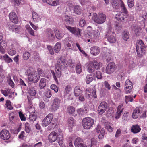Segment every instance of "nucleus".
I'll list each match as a JSON object with an SVG mask.
<instances>
[{
    "mask_svg": "<svg viewBox=\"0 0 147 147\" xmlns=\"http://www.w3.org/2000/svg\"><path fill=\"white\" fill-rule=\"evenodd\" d=\"M106 18V15L102 13H99L98 14L94 13L92 17V20L95 22L99 24L104 23Z\"/></svg>",
    "mask_w": 147,
    "mask_h": 147,
    "instance_id": "nucleus-1",
    "label": "nucleus"
},
{
    "mask_svg": "<svg viewBox=\"0 0 147 147\" xmlns=\"http://www.w3.org/2000/svg\"><path fill=\"white\" fill-rule=\"evenodd\" d=\"M146 47L143 41L140 40L138 41L136 47V50L138 56L140 57L143 55L145 53V48Z\"/></svg>",
    "mask_w": 147,
    "mask_h": 147,
    "instance_id": "nucleus-2",
    "label": "nucleus"
},
{
    "mask_svg": "<svg viewBox=\"0 0 147 147\" xmlns=\"http://www.w3.org/2000/svg\"><path fill=\"white\" fill-rule=\"evenodd\" d=\"M94 121L93 119L90 117L83 118L82 121V124L85 129H88L92 127Z\"/></svg>",
    "mask_w": 147,
    "mask_h": 147,
    "instance_id": "nucleus-3",
    "label": "nucleus"
},
{
    "mask_svg": "<svg viewBox=\"0 0 147 147\" xmlns=\"http://www.w3.org/2000/svg\"><path fill=\"white\" fill-rule=\"evenodd\" d=\"M28 78L30 81L36 83L39 80L40 76L36 71L33 70L28 74Z\"/></svg>",
    "mask_w": 147,
    "mask_h": 147,
    "instance_id": "nucleus-4",
    "label": "nucleus"
},
{
    "mask_svg": "<svg viewBox=\"0 0 147 147\" xmlns=\"http://www.w3.org/2000/svg\"><path fill=\"white\" fill-rule=\"evenodd\" d=\"M55 74L53 70H51V72L53 76V78L57 83H58L57 78H60L61 75L62 69L61 67H55Z\"/></svg>",
    "mask_w": 147,
    "mask_h": 147,
    "instance_id": "nucleus-5",
    "label": "nucleus"
},
{
    "mask_svg": "<svg viewBox=\"0 0 147 147\" xmlns=\"http://www.w3.org/2000/svg\"><path fill=\"white\" fill-rule=\"evenodd\" d=\"M65 27L68 30L71 34L78 36H81L80 29L78 27H73L66 25H65Z\"/></svg>",
    "mask_w": 147,
    "mask_h": 147,
    "instance_id": "nucleus-6",
    "label": "nucleus"
},
{
    "mask_svg": "<svg viewBox=\"0 0 147 147\" xmlns=\"http://www.w3.org/2000/svg\"><path fill=\"white\" fill-rule=\"evenodd\" d=\"M133 84L129 79H127L125 81L124 90L125 93L128 94L130 93L133 88Z\"/></svg>",
    "mask_w": 147,
    "mask_h": 147,
    "instance_id": "nucleus-7",
    "label": "nucleus"
},
{
    "mask_svg": "<svg viewBox=\"0 0 147 147\" xmlns=\"http://www.w3.org/2000/svg\"><path fill=\"white\" fill-rule=\"evenodd\" d=\"M116 66L114 62H110L107 65L105 71L108 74H111L114 72L116 69Z\"/></svg>",
    "mask_w": 147,
    "mask_h": 147,
    "instance_id": "nucleus-8",
    "label": "nucleus"
},
{
    "mask_svg": "<svg viewBox=\"0 0 147 147\" xmlns=\"http://www.w3.org/2000/svg\"><path fill=\"white\" fill-rule=\"evenodd\" d=\"M11 134L8 130L4 129L0 132V138L4 140H8L10 138Z\"/></svg>",
    "mask_w": 147,
    "mask_h": 147,
    "instance_id": "nucleus-9",
    "label": "nucleus"
},
{
    "mask_svg": "<svg viewBox=\"0 0 147 147\" xmlns=\"http://www.w3.org/2000/svg\"><path fill=\"white\" fill-rule=\"evenodd\" d=\"M53 115L51 113H49L44 119L42 123L43 126L46 127L48 126L52 121Z\"/></svg>",
    "mask_w": 147,
    "mask_h": 147,
    "instance_id": "nucleus-10",
    "label": "nucleus"
},
{
    "mask_svg": "<svg viewBox=\"0 0 147 147\" xmlns=\"http://www.w3.org/2000/svg\"><path fill=\"white\" fill-rule=\"evenodd\" d=\"M59 135L55 131H53L51 132L49 136L48 139L49 141L51 142H54L57 139L59 140H61L62 138L59 137Z\"/></svg>",
    "mask_w": 147,
    "mask_h": 147,
    "instance_id": "nucleus-11",
    "label": "nucleus"
},
{
    "mask_svg": "<svg viewBox=\"0 0 147 147\" xmlns=\"http://www.w3.org/2000/svg\"><path fill=\"white\" fill-rule=\"evenodd\" d=\"M72 88L71 85H67L64 88V95L65 97L69 99L71 94Z\"/></svg>",
    "mask_w": 147,
    "mask_h": 147,
    "instance_id": "nucleus-12",
    "label": "nucleus"
},
{
    "mask_svg": "<svg viewBox=\"0 0 147 147\" xmlns=\"http://www.w3.org/2000/svg\"><path fill=\"white\" fill-rule=\"evenodd\" d=\"M45 35L47 38L50 41H52L55 39V36L52 30L48 28L45 31Z\"/></svg>",
    "mask_w": 147,
    "mask_h": 147,
    "instance_id": "nucleus-13",
    "label": "nucleus"
},
{
    "mask_svg": "<svg viewBox=\"0 0 147 147\" xmlns=\"http://www.w3.org/2000/svg\"><path fill=\"white\" fill-rule=\"evenodd\" d=\"M107 104L106 102H101L99 105L98 109V113L100 115H102L103 114L107 109Z\"/></svg>",
    "mask_w": 147,
    "mask_h": 147,
    "instance_id": "nucleus-14",
    "label": "nucleus"
},
{
    "mask_svg": "<svg viewBox=\"0 0 147 147\" xmlns=\"http://www.w3.org/2000/svg\"><path fill=\"white\" fill-rule=\"evenodd\" d=\"M60 102V100L58 98H55L53 100L52 105V111H56L59 109Z\"/></svg>",
    "mask_w": 147,
    "mask_h": 147,
    "instance_id": "nucleus-15",
    "label": "nucleus"
},
{
    "mask_svg": "<svg viewBox=\"0 0 147 147\" xmlns=\"http://www.w3.org/2000/svg\"><path fill=\"white\" fill-rule=\"evenodd\" d=\"M114 33L113 32L109 31L106 36L107 40L111 43H113L116 41V39L113 35Z\"/></svg>",
    "mask_w": 147,
    "mask_h": 147,
    "instance_id": "nucleus-16",
    "label": "nucleus"
},
{
    "mask_svg": "<svg viewBox=\"0 0 147 147\" xmlns=\"http://www.w3.org/2000/svg\"><path fill=\"white\" fill-rule=\"evenodd\" d=\"M124 109L123 104H121L118 106L117 108L116 113L115 117V118L118 119L120 118L121 113L123 111Z\"/></svg>",
    "mask_w": 147,
    "mask_h": 147,
    "instance_id": "nucleus-17",
    "label": "nucleus"
},
{
    "mask_svg": "<svg viewBox=\"0 0 147 147\" xmlns=\"http://www.w3.org/2000/svg\"><path fill=\"white\" fill-rule=\"evenodd\" d=\"M74 145L75 147H87L86 146L83 144V140L80 137H78L75 139Z\"/></svg>",
    "mask_w": 147,
    "mask_h": 147,
    "instance_id": "nucleus-18",
    "label": "nucleus"
},
{
    "mask_svg": "<svg viewBox=\"0 0 147 147\" xmlns=\"http://www.w3.org/2000/svg\"><path fill=\"white\" fill-rule=\"evenodd\" d=\"M63 21L67 25H72L74 23V20L71 16L66 15L64 17Z\"/></svg>",
    "mask_w": 147,
    "mask_h": 147,
    "instance_id": "nucleus-19",
    "label": "nucleus"
},
{
    "mask_svg": "<svg viewBox=\"0 0 147 147\" xmlns=\"http://www.w3.org/2000/svg\"><path fill=\"white\" fill-rule=\"evenodd\" d=\"M66 62V60L64 59V57H61L59 58L57 60V63L56 65V66L58 67H63L65 66V63Z\"/></svg>",
    "mask_w": 147,
    "mask_h": 147,
    "instance_id": "nucleus-20",
    "label": "nucleus"
},
{
    "mask_svg": "<svg viewBox=\"0 0 147 147\" xmlns=\"http://www.w3.org/2000/svg\"><path fill=\"white\" fill-rule=\"evenodd\" d=\"M10 19L13 23L17 24L18 22V19L16 14L15 12H11L9 15Z\"/></svg>",
    "mask_w": 147,
    "mask_h": 147,
    "instance_id": "nucleus-21",
    "label": "nucleus"
},
{
    "mask_svg": "<svg viewBox=\"0 0 147 147\" xmlns=\"http://www.w3.org/2000/svg\"><path fill=\"white\" fill-rule=\"evenodd\" d=\"M90 52L93 55L96 56L99 53L100 49L98 47L94 46L90 48Z\"/></svg>",
    "mask_w": 147,
    "mask_h": 147,
    "instance_id": "nucleus-22",
    "label": "nucleus"
},
{
    "mask_svg": "<svg viewBox=\"0 0 147 147\" xmlns=\"http://www.w3.org/2000/svg\"><path fill=\"white\" fill-rule=\"evenodd\" d=\"M83 92L82 88L80 86H77L75 87L74 90V96L76 97L79 96Z\"/></svg>",
    "mask_w": 147,
    "mask_h": 147,
    "instance_id": "nucleus-23",
    "label": "nucleus"
},
{
    "mask_svg": "<svg viewBox=\"0 0 147 147\" xmlns=\"http://www.w3.org/2000/svg\"><path fill=\"white\" fill-rule=\"evenodd\" d=\"M51 6H56L59 5V0H42Z\"/></svg>",
    "mask_w": 147,
    "mask_h": 147,
    "instance_id": "nucleus-24",
    "label": "nucleus"
},
{
    "mask_svg": "<svg viewBox=\"0 0 147 147\" xmlns=\"http://www.w3.org/2000/svg\"><path fill=\"white\" fill-rule=\"evenodd\" d=\"M141 108L137 107L134 111L132 114V117L134 119H136L138 117L140 114Z\"/></svg>",
    "mask_w": 147,
    "mask_h": 147,
    "instance_id": "nucleus-25",
    "label": "nucleus"
},
{
    "mask_svg": "<svg viewBox=\"0 0 147 147\" xmlns=\"http://www.w3.org/2000/svg\"><path fill=\"white\" fill-rule=\"evenodd\" d=\"M54 32L56 38L58 39H61L64 36V34L60 32L59 30L55 28L54 29Z\"/></svg>",
    "mask_w": 147,
    "mask_h": 147,
    "instance_id": "nucleus-26",
    "label": "nucleus"
},
{
    "mask_svg": "<svg viewBox=\"0 0 147 147\" xmlns=\"http://www.w3.org/2000/svg\"><path fill=\"white\" fill-rule=\"evenodd\" d=\"M131 131L134 134H136L140 132L141 129L138 124L133 125L131 128Z\"/></svg>",
    "mask_w": 147,
    "mask_h": 147,
    "instance_id": "nucleus-27",
    "label": "nucleus"
},
{
    "mask_svg": "<svg viewBox=\"0 0 147 147\" xmlns=\"http://www.w3.org/2000/svg\"><path fill=\"white\" fill-rule=\"evenodd\" d=\"M104 125L105 128L108 131L110 132H112L113 125L111 123L109 122H105Z\"/></svg>",
    "mask_w": 147,
    "mask_h": 147,
    "instance_id": "nucleus-28",
    "label": "nucleus"
},
{
    "mask_svg": "<svg viewBox=\"0 0 147 147\" xmlns=\"http://www.w3.org/2000/svg\"><path fill=\"white\" fill-rule=\"evenodd\" d=\"M33 19L34 22H37L41 20L40 16L35 12H33L32 13Z\"/></svg>",
    "mask_w": 147,
    "mask_h": 147,
    "instance_id": "nucleus-29",
    "label": "nucleus"
},
{
    "mask_svg": "<svg viewBox=\"0 0 147 147\" xmlns=\"http://www.w3.org/2000/svg\"><path fill=\"white\" fill-rule=\"evenodd\" d=\"M120 7L121 9V10L122 12L125 14H127L128 13V11L125 7V5L124 2L122 0H120Z\"/></svg>",
    "mask_w": 147,
    "mask_h": 147,
    "instance_id": "nucleus-30",
    "label": "nucleus"
},
{
    "mask_svg": "<svg viewBox=\"0 0 147 147\" xmlns=\"http://www.w3.org/2000/svg\"><path fill=\"white\" fill-rule=\"evenodd\" d=\"M95 69L94 65L91 62L90 63L87 65V70L89 73H92L94 72L95 71Z\"/></svg>",
    "mask_w": 147,
    "mask_h": 147,
    "instance_id": "nucleus-31",
    "label": "nucleus"
},
{
    "mask_svg": "<svg viewBox=\"0 0 147 147\" xmlns=\"http://www.w3.org/2000/svg\"><path fill=\"white\" fill-rule=\"evenodd\" d=\"M125 15L122 13H119L116 14L115 18L118 20L123 22L124 20V16Z\"/></svg>",
    "mask_w": 147,
    "mask_h": 147,
    "instance_id": "nucleus-32",
    "label": "nucleus"
},
{
    "mask_svg": "<svg viewBox=\"0 0 147 147\" xmlns=\"http://www.w3.org/2000/svg\"><path fill=\"white\" fill-rule=\"evenodd\" d=\"M7 24L8 25L9 30H12L13 32H15L16 33L18 32V30L16 25L15 24L11 25L9 23H8Z\"/></svg>",
    "mask_w": 147,
    "mask_h": 147,
    "instance_id": "nucleus-33",
    "label": "nucleus"
},
{
    "mask_svg": "<svg viewBox=\"0 0 147 147\" xmlns=\"http://www.w3.org/2000/svg\"><path fill=\"white\" fill-rule=\"evenodd\" d=\"M61 47V44L60 42H57L54 46V49L56 53H58L60 51Z\"/></svg>",
    "mask_w": 147,
    "mask_h": 147,
    "instance_id": "nucleus-34",
    "label": "nucleus"
},
{
    "mask_svg": "<svg viewBox=\"0 0 147 147\" xmlns=\"http://www.w3.org/2000/svg\"><path fill=\"white\" fill-rule=\"evenodd\" d=\"M75 107L73 106H68L67 107L66 111L69 114H72L75 112Z\"/></svg>",
    "mask_w": 147,
    "mask_h": 147,
    "instance_id": "nucleus-35",
    "label": "nucleus"
},
{
    "mask_svg": "<svg viewBox=\"0 0 147 147\" xmlns=\"http://www.w3.org/2000/svg\"><path fill=\"white\" fill-rule=\"evenodd\" d=\"M26 28L30 34L33 36H35L34 31L30 26L29 25H26L25 26Z\"/></svg>",
    "mask_w": 147,
    "mask_h": 147,
    "instance_id": "nucleus-36",
    "label": "nucleus"
},
{
    "mask_svg": "<svg viewBox=\"0 0 147 147\" xmlns=\"http://www.w3.org/2000/svg\"><path fill=\"white\" fill-rule=\"evenodd\" d=\"M37 115L35 112H32L29 115V119L30 121H34L36 120Z\"/></svg>",
    "mask_w": 147,
    "mask_h": 147,
    "instance_id": "nucleus-37",
    "label": "nucleus"
},
{
    "mask_svg": "<svg viewBox=\"0 0 147 147\" xmlns=\"http://www.w3.org/2000/svg\"><path fill=\"white\" fill-rule=\"evenodd\" d=\"M68 124L69 127L72 128L75 124L74 118L72 117H69L68 120Z\"/></svg>",
    "mask_w": 147,
    "mask_h": 147,
    "instance_id": "nucleus-38",
    "label": "nucleus"
},
{
    "mask_svg": "<svg viewBox=\"0 0 147 147\" xmlns=\"http://www.w3.org/2000/svg\"><path fill=\"white\" fill-rule=\"evenodd\" d=\"M47 80L43 78H41L39 83V86L41 89L43 88L46 86V81Z\"/></svg>",
    "mask_w": 147,
    "mask_h": 147,
    "instance_id": "nucleus-39",
    "label": "nucleus"
},
{
    "mask_svg": "<svg viewBox=\"0 0 147 147\" xmlns=\"http://www.w3.org/2000/svg\"><path fill=\"white\" fill-rule=\"evenodd\" d=\"M74 11L76 14L80 15L81 13V7L78 5L75 6L74 7Z\"/></svg>",
    "mask_w": 147,
    "mask_h": 147,
    "instance_id": "nucleus-40",
    "label": "nucleus"
},
{
    "mask_svg": "<svg viewBox=\"0 0 147 147\" xmlns=\"http://www.w3.org/2000/svg\"><path fill=\"white\" fill-rule=\"evenodd\" d=\"M75 69L77 74H80L81 73L82 69L80 63H78L76 64V66Z\"/></svg>",
    "mask_w": 147,
    "mask_h": 147,
    "instance_id": "nucleus-41",
    "label": "nucleus"
},
{
    "mask_svg": "<svg viewBox=\"0 0 147 147\" xmlns=\"http://www.w3.org/2000/svg\"><path fill=\"white\" fill-rule=\"evenodd\" d=\"M103 58L107 61H110L111 59V55L110 53L109 52L106 53L104 55L102 54Z\"/></svg>",
    "mask_w": 147,
    "mask_h": 147,
    "instance_id": "nucleus-42",
    "label": "nucleus"
},
{
    "mask_svg": "<svg viewBox=\"0 0 147 147\" xmlns=\"http://www.w3.org/2000/svg\"><path fill=\"white\" fill-rule=\"evenodd\" d=\"M122 37L125 41H127L129 38V34L128 32L125 31L122 33Z\"/></svg>",
    "mask_w": 147,
    "mask_h": 147,
    "instance_id": "nucleus-43",
    "label": "nucleus"
},
{
    "mask_svg": "<svg viewBox=\"0 0 147 147\" xmlns=\"http://www.w3.org/2000/svg\"><path fill=\"white\" fill-rule=\"evenodd\" d=\"M91 63H92V65H94V67L96 69L98 70L100 68V66L99 63L97 62L96 60H93Z\"/></svg>",
    "mask_w": 147,
    "mask_h": 147,
    "instance_id": "nucleus-44",
    "label": "nucleus"
},
{
    "mask_svg": "<svg viewBox=\"0 0 147 147\" xmlns=\"http://www.w3.org/2000/svg\"><path fill=\"white\" fill-rule=\"evenodd\" d=\"M3 58L4 60L7 63L13 62V60L7 54L4 55Z\"/></svg>",
    "mask_w": 147,
    "mask_h": 147,
    "instance_id": "nucleus-45",
    "label": "nucleus"
},
{
    "mask_svg": "<svg viewBox=\"0 0 147 147\" xmlns=\"http://www.w3.org/2000/svg\"><path fill=\"white\" fill-rule=\"evenodd\" d=\"M9 120L11 123H14V119L15 118V113L13 112H11L9 115Z\"/></svg>",
    "mask_w": 147,
    "mask_h": 147,
    "instance_id": "nucleus-46",
    "label": "nucleus"
},
{
    "mask_svg": "<svg viewBox=\"0 0 147 147\" xmlns=\"http://www.w3.org/2000/svg\"><path fill=\"white\" fill-rule=\"evenodd\" d=\"M93 80V78L92 74L87 76L86 78V81L87 84H89Z\"/></svg>",
    "mask_w": 147,
    "mask_h": 147,
    "instance_id": "nucleus-47",
    "label": "nucleus"
},
{
    "mask_svg": "<svg viewBox=\"0 0 147 147\" xmlns=\"http://www.w3.org/2000/svg\"><path fill=\"white\" fill-rule=\"evenodd\" d=\"M30 54L29 52L26 51L23 54V58L25 60L28 59L30 57Z\"/></svg>",
    "mask_w": 147,
    "mask_h": 147,
    "instance_id": "nucleus-48",
    "label": "nucleus"
},
{
    "mask_svg": "<svg viewBox=\"0 0 147 147\" xmlns=\"http://www.w3.org/2000/svg\"><path fill=\"white\" fill-rule=\"evenodd\" d=\"M124 74L123 73H119L117 76V78L119 81L123 80H124Z\"/></svg>",
    "mask_w": 147,
    "mask_h": 147,
    "instance_id": "nucleus-49",
    "label": "nucleus"
},
{
    "mask_svg": "<svg viewBox=\"0 0 147 147\" xmlns=\"http://www.w3.org/2000/svg\"><path fill=\"white\" fill-rule=\"evenodd\" d=\"M86 24L85 20L84 19H81L79 22V25L80 27H83L85 26Z\"/></svg>",
    "mask_w": 147,
    "mask_h": 147,
    "instance_id": "nucleus-50",
    "label": "nucleus"
},
{
    "mask_svg": "<svg viewBox=\"0 0 147 147\" xmlns=\"http://www.w3.org/2000/svg\"><path fill=\"white\" fill-rule=\"evenodd\" d=\"M45 95L47 98H50L52 96L51 92L49 89H47L44 93Z\"/></svg>",
    "mask_w": 147,
    "mask_h": 147,
    "instance_id": "nucleus-51",
    "label": "nucleus"
},
{
    "mask_svg": "<svg viewBox=\"0 0 147 147\" xmlns=\"http://www.w3.org/2000/svg\"><path fill=\"white\" fill-rule=\"evenodd\" d=\"M127 4L130 8L132 7L134 5V0H127Z\"/></svg>",
    "mask_w": 147,
    "mask_h": 147,
    "instance_id": "nucleus-52",
    "label": "nucleus"
},
{
    "mask_svg": "<svg viewBox=\"0 0 147 147\" xmlns=\"http://www.w3.org/2000/svg\"><path fill=\"white\" fill-rule=\"evenodd\" d=\"M6 105L7 107L9 110H11L13 109V107L11 105V102L10 100H7L6 101Z\"/></svg>",
    "mask_w": 147,
    "mask_h": 147,
    "instance_id": "nucleus-53",
    "label": "nucleus"
},
{
    "mask_svg": "<svg viewBox=\"0 0 147 147\" xmlns=\"http://www.w3.org/2000/svg\"><path fill=\"white\" fill-rule=\"evenodd\" d=\"M25 131L27 133H29L31 131V128L29 126V124L26 123L25 124Z\"/></svg>",
    "mask_w": 147,
    "mask_h": 147,
    "instance_id": "nucleus-54",
    "label": "nucleus"
},
{
    "mask_svg": "<svg viewBox=\"0 0 147 147\" xmlns=\"http://www.w3.org/2000/svg\"><path fill=\"white\" fill-rule=\"evenodd\" d=\"M125 101L126 104H127L129 101L132 102L133 101V98L131 96H125Z\"/></svg>",
    "mask_w": 147,
    "mask_h": 147,
    "instance_id": "nucleus-55",
    "label": "nucleus"
},
{
    "mask_svg": "<svg viewBox=\"0 0 147 147\" xmlns=\"http://www.w3.org/2000/svg\"><path fill=\"white\" fill-rule=\"evenodd\" d=\"M28 93L30 96H34L36 94V90L33 88H31L29 90Z\"/></svg>",
    "mask_w": 147,
    "mask_h": 147,
    "instance_id": "nucleus-56",
    "label": "nucleus"
},
{
    "mask_svg": "<svg viewBox=\"0 0 147 147\" xmlns=\"http://www.w3.org/2000/svg\"><path fill=\"white\" fill-rule=\"evenodd\" d=\"M131 28L132 30L134 31L136 34H138L139 33V29H140L137 26H133L131 27Z\"/></svg>",
    "mask_w": 147,
    "mask_h": 147,
    "instance_id": "nucleus-57",
    "label": "nucleus"
},
{
    "mask_svg": "<svg viewBox=\"0 0 147 147\" xmlns=\"http://www.w3.org/2000/svg\"><path fill=\"white\" fill-rule=\"evenodd\" d=\"M96 76L98 79H101L102 78V74L100 71H97L96 72Z\"/></svg>",
    "mask_w": 147,
    "mask_h": 147,
    "instance_id": "nucleus-58",
    "label": "nucleus"
},
{
    "mask_svg": "<svg viewBox=\"0 0 147 147\" xmlns=\"http://www.w3.org/2000/svg\"><path fill=\"white\" fill-rule=\"evenodd\" d=\"M51 89L54 90L55 92H57L58 90V88L55 84H52L51 86Z\"/></svg>",
    "mask_w": 147,
    "mask_h": 147,
    "instance_id": "nucleus-59",
    "label": "nucleus"
},
{
    "mask_svg": "<svg viewBox=\"0 0 147 147\" xmlns=\"http://www.w3.org/2000/svg\"><path fill=\"white\" fill-rule=\"evenodd\" d=\"M7 82L9 84L12 88L14 87V83L10 78L8 79Z\"/></svg>",
    "mask_w": 147,
    "mask_h": 147,
    "instance_id": "nucleus-60",
    "label": "nucleus"
},
{
    "mask_svg": "<svg viewBox=\"0 0 147 147\" xmlns=\"http://www.w3.org/2000/svg\"><path fill=\"white\" fill-rule=\"evenodd\" d=\"M129 116V113L127 112L125 113L122 117V119L123 121H127L128 119Z\"/></svg>",
    "mask_w": 147,
    "mask_h": 147,
    "instance_id": "nucleus-61",
    "label": "nucleus"
},
{
    "mask_svg": "<svg viewBox=\"0 0 147 147\" xmlns=\"http://www.w3.org/2000/svg\"><path fill=\"white\" fill-rule=\"evenodd\" d=\"M91 91V96H92L94 98H97V95L96 90L95 89H92Z\"/></svg>",
    "mask_w": 147,
    "mask_h": 147,
    "instance_id": "nucleus-62",
    "label": "nucleus"
},
{
    "mask_svg": "<svg viewBox=\"0 0 147 147\" xmlns=\"http://www.w3.org/2000/svg\"><path fill=\"white\" fill-rule=\"evenodd\" d=\"M47 48L49 50L50 54L51 55H53L54 53L52 47L50 45H48Z\"/></svg>",
    "mask_w": 147,
    "mask_h": 147,
    "instance_id": "nucleus-63",
    "label": "nucleus"
},
{
    "mask_svg": "<svg viewBox=\"0 0 147 147\" xmlns=\"http://www.w3.org/2000/svg\"><path fill=\"white\" fill-rule=\"evenodd\" d=\"M85 92V97L87 98H89L90 96H91V92L88 90L86 89V90Z\"/></svg>",
    "mask_w": 147,
    "mask_h": 147,
    "instance_id": "nucleus-64",
    "label": "nucleus"
}]
</instances>
